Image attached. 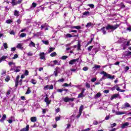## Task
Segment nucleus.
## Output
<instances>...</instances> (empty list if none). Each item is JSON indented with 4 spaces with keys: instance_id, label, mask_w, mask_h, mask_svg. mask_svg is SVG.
I'll return each instance as SVG.
<instances>
[{
    "instance_id": "f257e3e1",
    "label": "nucleus",
    "mask_w": 131,
    "mask_h": 131,
    "mask_svg": "<svg viewBox=\"0 0 131 131\" xmlns=\"http://www.w3.org/2000/svg\"><path fill=\"white\" fill-rule=\"evenodd\" d=\"M8 64L11 67L10 71H14V72H19L21 71V66L16 67L15 63L10 61L8 62Z\"/></svg>"
},
{
    "instance_id": "f03ea898",
    "label": "nucleus",
    "mask_w": 131,
    "mask_h": 131,
    "mask_svg": "<svg viewBox=\"0 0 131 131\" xmlns=\"http://www.w3.org/2000/svg\"><path fill=\"white\" fill-rule=\"evenodd\" d=\"M118 25H116L115 26H111L110 25H108L106 28L103 27L101 28L102 33H103V34H106V30H109L111 29V30L114 31L118 28Z\"/></svg>"
},
{
    "instance_id": "7ed1b4c3",
    "label": "nucleus",
    "mask_w": 131,
    "mask_h": 131,
    "mask_svg": "<svg viewBox=\"0 0 131 131\" xmlns=\"http://www.w3.org/2000/svg\"><path fill=\"white\" fill-rule=\"evenodd\" d=\"M130 41L131 40L126 42V40L124 39L123 38H120L119 40H118V42L120 43H123V46H124L123 49H124L125 47H127L129 46Z\"/></svg>"
},
{
    "instance_id": "20e7f679",
    "label": "nucleus",
    "mask_w": 131,
    "mask_h": 131,
    "mask_svg": "<svg viewBox=\"0 0 131 131\" xmlns=\"http://www.w3.org/2000/svg\"><path fill=\"white\" fill-rule=\"evenodd\" d=\"M100 74H103V76H104L105 77H107V78H108L110 79H113V78H114L115 77L114 76H112L109 74H107V73L104 71H102L100 73Z\"/></svg>"
},
{
    "instance_id": "39448f33",
    "label": "nucleus",
    "mask_w": 131,
    "mask_h": 131,
    "mask_svg": "<svg viewBox=\"0 0 131 131\" xmlns=\"http://www.w3.org/2000/svg\"><path fill=\"white\" fill-rule=\"evenodd\" d=\"M78 61H79V58L72 59L69 61V64L70 65H73V64H76V63H78Z\"/></svg>"
},
{
    "instance_id": "423d86ee",
    "label": "nucleus",
    "mask_w": 131,
    "mask_h": 131,
    "mask_svg": "<svg viewBox=\"0 0 131 131\" xmlns=\"http://www.w3.org/2000/svg\"><path fill=\"white\" fill-rule=\"evenodd\" d=\"M54 89V86L53 85H47L44 86L43 90L45 91H47V90H53Z\"/></svg>"
},
{
    "instance_id": "0eeeda50",
    "label": "nucleus",
    "mask_w": 131,
    "mask_h": 131,
    "mask_svg": "<svg viewBox=\"0 0 131 131\" xmlns=\"http://www.w3.org/2000/svg\"><path fill=\"white\" fill-rule=\"evenodd\" d=\"M64 102H73L74 101V98H69L68 97H65L63 98Z\"/></svg>"
},
{
    "instance_id": "6e6552de",
    "label": "nucleus",
    "mask_w": 131,
    "mask_h": 131,
    "mask_svg": "<svg viewBox=\"0 0 131 131\" xmlns=\"http://www.w3.org/2000/svg\"><path fill=\"white\" fill-rule=\"evenodd\" d=\"M83 110V106L82 105L80 106L79 110V114L77 116V118H79L80 116L81 115V113H82V111Z\"/></svg>"
},
{
    "instance_id": "1a4fd4ad",
    "label": "nucleus",
    "mask_w": 131,
    "mask_h": 131,
    "mask_svg": "<svg viewBox=\"0 0 131 131\" xmlns=\"http://www.w3.org/2000/svg\"><path fill=\"white\" fill-rule=\"evenodd\" d=\"M44 102L46 103L47 106H49L50 104H51V102H52V101L49 99V97H47L45 99Z\"/></svg>"
},
{
    "instance_id": "9d476101",
    "label": "nucleus",
    "mask_w": 131,
    "mask_h": 131,
    "mask_svg": "<svg viewBox=\"0 0 131 131\" xmlns=\"http://www.w3.org/2000/svg\"><path fill=\"white\" fill-rule=\"evenodd\" d=\"M45 54L43 52H41L39 54L40 56V59L41 60H46V56H45Z\"/></svg>"
},
{
    "instance_id": "9b49d317",
    "label": "nucleus",
    "mask_w": 131,
    "mask_h": 131,
    "mask_svg": "<svg viewBox=\"0 0 131 131\" xmlns=\"http://www.w3.org/2000/svg\"><path fill=\"white\" fill-rule=\"evenodd\" d=\"M128 125H129V123L125 122L122 124L121 127V128H125V127H127V126H128Z\"/></svg>"
},
{
    "instance_id": "f8f14e48",
    "label": "nucleus",
    "mask_w": 131,
    "mask_h": 131,
    "mask_svg": "<svg viewBox=\"0 0 131 131\" xmlns=\"http://www.w3.org/2000/svg\"><path fill=\"white\" fill-rule=\"evenodd\" d=\"M118 97H119V94H115L112 96L111 98V100L112 101V100H114V99H115L116 98H118Z\"/></svg>"
},
{
    "instance_id": "ddd939ff",
    "label": "nucleus",
    "mask_w": 131,
    "mask_h": 131,
    "mask_svg": "<svg viewBox=\"0 0 131 131\" xmlns=\"http://www.w3.org/2000/svg\"><path fill=\"white\" fill-rule=\"evenodd\" d=\"M91 40L88 42V45H90L92 42V41L94 40L95 35L94 34H91Z\"/></svg>"
},
{
    "instance_id": "4468645a",
    "label": "nucleus",
    "mask_w": 131,
    "mask_h": 131,
    "mask_svg": "<svg viewBox=\"0 0 131 131\" xmlns=\"http://www.w3.org/2000/svg\"><path fill=\"white\" fill-rule=\"evenodd\" d=\"M95 25L92 23H88L86 25V27L87 28H89L90 27H93Z\"/></svg>"
},
{
    "instance_id": "2eb2a0df",
    "label": "nucleus",
    "mask_w": 131,
    "mask_h": 131,
    "mask_svg": "<svg viewBox=\"0 0 131 131\" xmlns=\"http://www.w3.org/2000/svg\"><path fill=\"white\" fill-rule=\"evenodd\" d=\"M71 28L72 29H81V27H80V26H72L71 27Z\"/></svg>"
},
{
    "instance_id": "dca6fc26",
    "label": "nucleus",
    "mask_w": 131,
    "mask_h": 131,
    "mask_svg": "<svg viewBox=\"0 0 131 131\" xmlns=\"http://www.w3.org/2000/svg\"><path fill=\"white\" fill-rule=\"evenodd\" d=\"M29 130V125H27L26 127L23 128L20 131H28Z\"/></svg>"
},
{
    "instance_id": "f3484780",
    "label": "nucleus",
    "mask_w": 131,
    "mask_h": 131,
    "mask_svg": "<svg viewBox=\"0 0 131 131\" xmlns=\"http://www.w3.org/2000/svg\"><path fill=\"white\" fill-rule=\"evenodd\" d=\"M30 82L33 84H36V83H37V81L34 79H32Z\"/></svg>"
},
{
    "instance_id": "a211bd4d",
    "label": "nucleus",
    "mask_w": 131,
    "mask_h": 131,
    "mask_svg": "<svg viewBox=\"0 0 131 131\" xmlns=\"http://www.w3.org/2000/svg\"><path fill=\"white\" fill-rule=\"evenodd\" d=\"M23 46V45H22V43H18L16 46V48H17V49H20V50H23V47H22Z\"/></svg>"
},
{
    "instance_id": "6ab92c4d",
    "label": "nucleus",
    "mask_w": 131,
    "mask_h": 131,
    "mask_svg": "<svg viewBox=\"0 0 131 131\" xmlns=\"http://www.w3.org/2000/svg\"><path fill=\"white\" fill-rule=\"evenodd\" d=\"M116 115H122L123 114H125V112H116Z\"/></svg>"
},
{
    "instance_id": "aec40b11",
    "label": "nucleus",
    "mask_w": 131,
    "mask_h": 131,
    "mask_svg": "<svg viewBox=\"0 0 131 131\" xmlns=\"http://www.w3.org/2000/svg\"><path fill=\"white\" fill-rule=\"evenodd\" d=\"M7 118V116L6 115H4L2 117V118L0 120L1 122H4L5 119Z\"/></svg>"
},
{
    "instance_id": "412c9836",
    "label": "nucleus",
    "mask_w": 131,
    "mask_h": 131,
    "mask_svg": "<svg viewBox=\"0 0 131 131\" xmlns=\"http://www.w3.org/2000/svg\"><path fill=\"white\" fill-rule=\"evenodd\" d=\"M29 47H33L34 48H35V43H34V42H32V41H31V42H30L29 45Z\"/></svg>"
},
{
    "instance_id": "4be33fe9",
    "label": "nucleus",
    "mask_w": 131,
    "mask_h": 131,
    "mask_svg": "<svg viewBox=\"0 0 131 131\" xmlns=\"http://www.w3.org/2000/svg\"><path fill=\"white\" fill-rule=\"evenodd\" d=\"M58 69H59V68H56L55 69V71L54 72V74L56 77L58 76Z\"/></svg>"
},
{
    "instance_id": "5701e85b",
    "label": "nucleus",
    "mask_w": 131,
    "mask_h": 131,
    "mask_svg": "<svg viewBox=\"0 0 131 131\" xmlns=\"http://www.w3.org/2000/svg\"><path fill=\"white\" fill-rule=\"evenodd\" d=\"M36 120H37L36 117H33L31 118V121L32 122H36Z\"/></svg>"
},
{
    "instance_id": "b1692460",
    "label": "nucleus",
    "mask_w": 131,
    "mask_h": 131,
    "mask_svg": "<svg viewBox=\"0 0 131 131\" xmlns=\"http://www.w3.org/2000/svg\"><path fill=\"white\" fill-rule=\"evenodd\" d=\"M48 27V25L47 24H45L41 26V30H42L43 29H45L46 27Z\"/></svg>"
},
{
    "instance_id": "393cba45",
    "label": "nucleus",
    "mask_w": 131,
    "mask_h": 131,
    "mask_svg": "<svg viewBox=\"0 0 131 131\" xmlns=\"http://www.w3.org/2000/svg\"><path fill=\"white\" fill-rule=\"evenodd\" d=\"M31 93V90H30V88H28L27 92H26V95H29Z\"/></svg>"
},
{
    "instance_id": "a878e982",
    "label": "nucleus",
    "mask_w": 131,
    "mask_h": 131,
    "mask_svg": "<svg viewBox=\"0 0 131 131\" xmlns=\"http://www.w3.org/2000/svg\"><path fill=\"white\" fill-rule=\"evenodd\" d=\"M12 6H17V3L16 2V0H12V2L11 3Z\"/></svg>"
},
{
    "instance_id": "bb28decb",
    "label": "nucleus",
    "mask_w": 131,
    "mask_h": 131,
    "mask_svg": "<svg viewBox=\"0 0 131 131\" xmlns=\"http://www.w3.org/2000/svg\"><path fill=\"white\" fill-rule=\"evenodd\" d=\"M99 69V68H101V67L98 64H95L94 67L93 68V69Z\"/></svg>"
},
{
    "instance_id": "cd10ccee",
    "label": "nucleus",
    "mask_w": 131,
    "mask_h": 131,
    "mask_svg": "<svg viewBox=\"0 0 131 131\" xmlns=\"http://www.w3.org/2000/svg\"><path fill=\"white\" fill-rule=\"evenodd\" d=\"M130 105L129 104V103L126 102L124 103V107H125V108H128V107H130Z\"/></svg>"
},
{
    "instance_id": "c85d7f7f",
    "label": "nucleus",
    "mask_w": 131,
    "mask_h": 131,
    "mask_svg": "<svg viewBox=\"0 0 131 131\" xmlns=\"http://www.w3.org/2000/svg\"><path fill=\"white\" fill-rule=\"evenodd\" d=\"M6 22L7 24H11V23L13 22V20H12V19H7Z\"/></svg>"
},
{
    "instance_id": "c756f323",
    "label": "nucleus",
    "mask_w": 131,
    "mask_h": 131,
    "mask_svg": "<svg viewBox=\"0 0 131 131\" xmlns=\"http://www.w3.org/2000/svg\"><path fill=\"white\" fill-rule=\"evenodd\" d=\"M56 55H57V53L56 52L52 53L50 54L51 57H56Z\"/></svg>"
},
{
    "instance_id": "7c9ffc66",
    "label": "nucleus",
    "mask_w": 131,
    "mask_h": 131,
    "mask_svg": "<svg viewBox=\"0 0 131 131\" xmlns=\"http://www.w3.org/2000/svg\"><path fill=\"white\" fill-rule=\"evenodd\" d=\"M1 59L3 61H5V60H6V59H8V56H3L1 57Z\"/></svg>"
},
{
    "instance_id": "2f4dec72",
    "label": "nucleus",
    "mask_w": 131,
    "mask_h": 131,
    "mask_svg": "<svg viewBox=\"0 0 131 131\" xmlns=\"http://www.w3.org/2000/svg\"><path fill=\"white\" fill-rule=\"evenodd\" d=\"M119 6H120L121 8L122 9H124V8H125V5H124V4L122 3H121L120 5H119Z\"/></svg>"
},
{
    "instance_id": "473e14b6",
    "label": "nucleus",
    "mask_w": 131,
    "mask_h": 131,
    "mask_svg": "<svg viewBox=\"0 0 131 131\" xmlns=\"http://www.w3.org/2000/svg\"><path fill=\"white\" fill-rule=\"evenodd\" d=\"M14 16L18 17V16H19V11L15 10L14 12Z\"/></svg>"
},
{
    "instance_id": "72a5a7b5",
    "label": "nucleus",
    "mask_w": 131,
    "mask_h": 131,
    "mask_svg": "<svg viewBox=\"0 0 131 131\" xmlns=\"http://www.w3.org/2000/svg\"><path fill=\"white\" fill-rule=\"evenodd\" d=\"M53 63H54L55 65H60V62L58 61V60H54Z\"/></svg>"
},
{
    "instance_id": "f704fd0d",
    "label": "nucleus",
    "mask_w": 131,
    "mask_h": 131,
    "mask_svg": "<svg viewBox=\"0 0 131 131\" xmlns=\"http://www.w3.org/2000/svg\"><path fill=\"white\" fill-rule=\"evenodd\" d=\"M87 6L91 8V9H94V8H95V5H94V4H88Z\"/></svg>"
},
{
    "instance_id": "c9c22d12",
    "label": "nucleus",
    "mask_w": 131,
    "mask_h": 131,
    "mask_svg": "<svg viewBox=\"0 0 131 131\" xmlns=\"http://www.w3.org/2000/svg\"><path fill=\"white\" fill-rule=\"evenodd\" d=\"M55 50V48H50L49 50V53H52V52H53V51H54Z\"/></svg>"
},
{
    "instance_id": "e433bc0d",
    "label": "nucleus",
    "mask_w": 131,
    "mask_h": 131,
    "mask_svg": "<svg viewBox=\"0 0 131 131\" xmlns=\"http://www.w3.org/2000/svg\"><path fill=\"white\" fill-rule=\"evenodd\" d=\"M73 36H73L71 34H67L66 35V37H67V38L73 37Z\"/></svg>"
},
{
    "instance_id": "4c0bfd02",
    "label": "nucleus",
    "mask_w": 131,
    "mask_h": 131,
    "mask_svg": "<svg viewBox=\"0 0 131 131\" xmlns=\"http://www.w3.org/2000/svg\"><path fill=\"white\" fill-rule=\"evenodd\" d=\"M83 15L84 16H88V15H90V12H89V11H86V12L83 13Z\"/></svg>"
},
{
    "instance_id": "58836bf2",
    "label": "nucleus",
    "mask_w": 131,
    "mask_h": 131,
    "mask_svg": "<svg viewBox=\"0 0 131 131\" xmlns=\"http://www.w3.org/2000/svg\"><path fill=\"white\" fill-rule=\"evenodd\" d=\"M83 97H84V95L81 93H80L78 95V98H83Z\"/></svg>"
},
{
    "instance_id": "ea45409f",
    "label": "nucleus",
    "mask_w": 131,
    "mask_h": 131,
    "mask_svg": "<svg viewBox=\"0 0 131 131\" xmlns=\"http://www.w3.org/2000/svg\"><path fill=\"white\" fill-rule=\"evenodd\" d=\"M101 97V93H98L95 95V98H100Z\"/></svg>"
},
{
    "instance_id": "a19ab883",
    "label": "nucleus",
    "mask_w": 131,
    "mask_h": 131,
    "mask_svg": "<svg viewBox=\"0 0 131 131\" xmlns=\"http://www.w3.org/2000/svg\"><path fill=\"white\" fill-rule=\"evenodd\" d=\"M129 70V67H125L124 68V71L125 72H127V71H128Z\"/></svg>"
},
{
    "instance_id": "79ce46f5",
    "label": "nucleus",
    "mask_w": 131,
    "mask_h": 131,
    "mask_svg": "<svg viewBox=\"0 0 131 131\" xmlns=\"http://www.w3.org/2000/svg\"><path fill=\"white\" fill-rule=\"evenodd\" d=\"M20 37H25L26 36V33H23L20 35Z\"/></svg>"
},
{
    "instance_id": "37998d69",
    "label": "nucleus",
    "mask_w": 131,
    "mask_h": 131,
    "mask_svg": "<svg viewBox=\"0 0 131 131\" xmlns=\"http://www.w3.org/2000/svg\"><path fill=\"white\" fill-rule=\"evenodd\" d=\"M42 41L45 45H49V41L48 40H42Z\"/></svg>"
},
{
    "instance_id": "c03bdc74",
    "label": "nucleus",
    "mask_w": 131,
    "mask_h": 131,
    "mask_svg": "<svg viewBox=\"0 0 131 131\" xmlns=\"http://www.w3.org/2000/svg\"><path fill=\"white\" fill-rule=\"evenodd\" d=\"M93 47V46H90L89 47H88V50L89 51V52H91V51H92Z\"/></svg>"
},
{
    "instance_id": "a18cd8bd",
    "label": "nucleus",
    "mask_w": 131,
    "mask_h": 131,
    "mask_svg": "<svg viewBox=\"0 0 131 131\" xmlns=\"http://www.w3.org/2000/svg\"><path fill=\"white\" fill-rule=\"evenodd\" d=\"M4 49H8V44L7 43H4L3 45Z\"/></svg>"
},
{
    "instance_id": "49530a36",
    "label": "nucleus",
    "mask_w": 131,
    "mask_h": 131,
    "mask_svg": "<svg viewBox=\"0 0 131 131\" xmlns=\"http://www.w3.org/2000/svg\"><path fill=\"white\" fill-rule=\"evenodd\" d=\"M57 92L58 93H62V92H64V89H57Z\"/></svg>"
},
{
    "instance_id": "de8ad7c7",
    "label": "nucleus",
    "mask_w": 131,
    "mask_h": 131,
    "mask_svg": "<svg viewBox=\"0 0 131 131\" xmlns=\"http://www.w3.org/2000/svg\"><path fill=\"white\" fill-rule=\"evenodd\" d=\"M29 73V72L28 71V70H26L25 71V75L27 76V75H28Z\"/></svg>"
},
{
    "instance_id": "09e8293b",
    "label": "nucleus",
    "mask_w": 131,
    "mask_h": 131,
    "mask_svg": "<svg viewBox=\"0 0 131 131\" xmlns=\"http://www.w3.org/2000/svg\"><path fill=\"white\" fill-rule=\"evenodd\" d=\"M67 58H68V56H63L61 57L62 60H66V59H67Z\"/></svg>"
},
{
    "instance_id": "8fccbe9b",
    "label": "nucleus",
    "mask_w": 131,
    "mask_h": 131,
    "mask_svg": "<svg viewBox=\"0 0 131 131\" xmlns=\"http://www.w3.org/2000/svg\"><path fill=\"white\" fill-rule=\"evenodd\" d=\"M6 81L8 82L9 80H10V76H7L6 79H5Z\"/></svg>"
},
{
    "instance_id": "3c124183",
    "label": "nucleus",
    "mask_w": 131,
    "mask_h": 131,
    "mask_svg": "<svg viewBox=\"0 0 131 131\" xmlns=\"http://www.w3.org/2000/svg\"><path fill=\"white\" fill-rule=\"evenodd\" d=\"M36 6H37V4L35 3H33L32 4V7L33 8H35L36 7Z\"/></svg>"
},
{
    "instance_id": "603ef678",
    "label": "nucleus",
    "mask_w": 131,
    "mask_h": 131,
    "mask_svg": "<svg viewBox=\"0 0 131 131\" xmlns=\"http://www.w3.org/2000/svg\"><path fill=\"white\" fill-rule=\"evenodd\" d=\"M93 124H94V125H98V124H99V123H98V121H94L93 122Z\"/></svg>"
},
{
    "instance_id": "864d4df0",
    "label": "nucleus",
    "mask_w": 131,
    "mask_h": 131,
    "mask_svg": "<svg viewBox=\"0 0 131 131\" xmlns=\"http://www.w3.org/2000/svg\"><path fill=\"white\" fill-rule=\"evenodd\" d=\"M97 80V78H93L91 79L92 82H95Z\"/></svg>"
},
{
    "instance_id": "5fc2aeb1",
    "label": "nucleus",
    "mask_w": 131,
    "mask_h": 131,
    "mask_svg": "<svg viewBox=\"0 0 131 131\" xmlns=\"http://www.w3.org/2000/svg\"><path fill=\"white\" fill-rule=\"evenodd\" d=\"M11 52H15V51H16V48H15V47L11 48Z\"/></svg>"
},
{
    "instance_id": "6e6d98bb",
    "label": "nucleus",
    "mask_w": 131,
    "mask_h": 131,
    "mask_svg": "<svg viewBox=\"0 0 131 131\" xmlns=\"http://www.w3.org/2000/svg\"><path fill=\"white\" fill-rule=\"evenodd\" d=\"M7 73V72L5 70H2V75H4V74H6Z\"/></svg>"
},
{
    "instance_id": "4d7b16f0",
    "label": "nucleus",
    "mask_w": 131,
    "mask_h": 131,
    "mask_svg": "<svg viewBox=\"0 0 131 131\" xmlns=\"http://www.w3.org/2000/svg\"><path fill=\"white\" fill-rule=\"evenodd\" d=\"M60 117H56L55 118V120H56V121H59V120H60Z\"/></svg>"
},
{
    "instance_id": "13d9d810",
    "label": "nucleus",
    "mask_w": 131,
    "mask_h": 131,
    "mask_svg": "<svg viewBox=\"0 0 131 131\" xmlns=\"http://www.w3.org/2000/svg\"><path fill=\"white\" fill-rule=\"evenodd\" d=\"M84 91H85V89H82V90L81 91V94H82V95H83V94L84 93Z\"/></svg>"
},
{
    "instance_id": "bf43d9fd",
    "label": "nucleus",
    "mask_w": 131,
    "mask_h": 131,
    "mask_svg": "<svg viewBox=\"0 0 131 131\" xmlns=\"http://www.w3.org/2000/svg\"><path fill=\"white\" fill-rule=\"evenodd\" d=\"M17 58H18V55L15 54L14 57L12 58V59H17Z\"/></svg>"
},
{
    "instance_id": "052dcab7",
    "label": "nucleus",
    "mask_w": 131,
    "mask_h": 131,
    "mask_svg": "<svg viewBox=\"0 0 131 131\" xmlns=\"http://www.w3.org/2000/svg\"><path fill=\"white\" fill-rule=\"evenodd\" d=\"M86 87H87V88H91V85L90 84V83H86Z\"/></svg>"
},
{
    "instance_id": "680f3d73",
    "label": "nucleus",
    "mask_w": 131,
    "mask_h": 131,
    "mask_svg": "<svg viewBox=\"0 0 131 131\" xmlns=\"http://www.w3.org/2000/svg\"><path fill=\"white\" fill-rule=\"evenodd\" d=\"M103 93H104V94H108L109 93V90H104L103 91Z\"/></svg>"
},
{
    "instance_id": "e2e57ef3",
    "label": "nucleus",
    "mask_w": 131,
    "mask_h": 131,
    "mask_svg": "<svg viewBox=\"0 0 131 131\" xmlns=\"http://www.w3.org/2000/svg\"><path fill=\"white\" fill-rule=\"evenodd\" d=\"M88 67H84L83 68V70L84 71H88Z\"/></svg>"
},
{
    "instance_id": "0e129e2a",
    "label": "nucleus",
    "mask_w": 131,
    "mask_h": 131,
    "mask_svg": "<svg viewBox=\"0 0 131 131\" xmlns=\"http://www.w3.org/2000/svg\"><path fill=\"white\" fill-rule=\"evenodd\" d=\"M10 34H15V32H14V30H12L9 32Z\"/></svg>"
},
{
    "instance_id": "69168bd1",
    "label": "nucleus",
    "mask_w": 131,
    "mask_h": 131,
    "mask_svg": "<svg viewBox=\"0 0 131 131\" xmlns=\"http://www.w3.org/2000/svg\"><path fill=\"white\" fill-rule=\"evenodd\" d=\"M127 56H130L131 57V52L129 51L127 52Z\"/></svg>"
},
{
    "instance_id": "338daca9",
    "label": "nucleus",
    "mask_w": 131,
    "mask_h": 131,
    "mask_svg": "<svg viewBox=\"0 0 131 131\" xmlns=\"http://www.w3.org/2000/svg\"><path fill=\"white\" fill-rule=\"evenodd\" d=\"M116 125H117V124L116 123H114L111 124L112 127H114V126H116Z\"/></svg>"
},
{
    "instance_id": "774afa93",
    "label": "nucleus",
    "mask_w": 131,
    "mask_h": 131,
    "mask_svg": "<svg viewBox=\"0 0 131 131\" xmlns=\"http://www.w3.org/2000/svg\"><path fill=\"white\" fill-rule=\"evenodd\" d=\"M90 130H91V129L90 128L82 130V131H90Z\"/></svg>"
}]
</instances>
